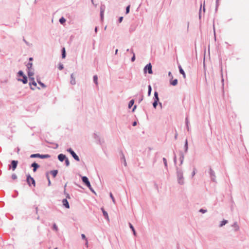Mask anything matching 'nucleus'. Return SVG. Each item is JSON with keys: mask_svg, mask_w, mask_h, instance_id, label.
I'll list each match as a JSON object with an SVG mask.
<instances>
[{"mask_svg": "<svg viewBox=\"0 0 249 249\" xmlns=\"http://www.w3.org/2000/svg\"><path fill=\"white\" fill-rule=\"evenodd\" d=\"M27 68L28 71L29 70H34V69L32 68L33 66V63L32 62H29L27 65Z\"/></svg>", "mask_w": 249, "mask_h": 249, "instance_id": "nucleus-24", "label": "nucleus"}, {"mask_svg": "<svg viewBox=\"0 0 249 249\" xmlns=\"http://www.w3.org/2000/svg\"><path fill=\"white\" fill-rule=\"evenodd\" d=\"M67 152H68L69 153H70L71 154V155L72 156V157L74 158V159L75 160H76L77 161H80V159H79V157L76 155V154L74 152V151L71 148L67 149Z\"/></svg>", "mask_w": 249, "mask_h": 249, "instance_id": "nucleus-3", "label": "nucleus"}, {"mask_svg": "<svg viewBox=\"0 0 249 249\" xmlns=\"http://www.w3.org/2000/svg\"><path fill=\"white\" fill-rule=\"evenodd\" d=\"M129 226L130 228L132 230L133 234L134 235H136V232L135 230V229H134L133 226L130 223H129Z\"/></svg>", "mask_w": 249, "mask_h": 249, "instance_id": "nucleus-26", "label": "nucleus"}, {"mask_svg": "<svg viewBox=\"0 0 249 249\" xmlns=\"http://www.w3.org/2000/svg\"><path fill=\"white\" fill-rule=\"evenodd\" d=\"M168 76L170 77V79H173V76L171 73V72L169 71L168 72Z\"/></svg>", "mask_w": 249, "mask_h": 249, "instance_id": "nucleus-54", "label": "nucleus"}, {"mask_svg": "<svg viewBox=\"0 0 249 249\" xmlns=\"http://www.w3.org/2000/svg\"><path fill=\"white\" fill-rule=\"evenodd\" d=\"M28 76L29 77H31V76H33L34 74V70H29L27 71Z\"/></svg>", "mask_w": 249, "mask_h": 249, "instance_id": "nucleus-22", "label": "nucleus"}, {"mask_svg": "<svg viewBox=\"0 0 249 249\" xmlns=\"http://www.w3.org/2000/svg\"><path fill=\"white\" fill-rule=\"evenodd\" d=\"M64 160H65L66 166H69L70 164L69 159L66 157V159Z\"/></svg>", "mask_w": 249, "mask_h": 249, "instance_id": "nucleus-38", "label": "nucleus"}, {"mask_svg": "<svg viewBox=\"0 0 249 249\" xmlns=\"http://www.w3.org/2000/svg\"><path fill=\"white\" fill-rule=\"evenodd\" d=\"M50 173L52 175L53 177L55 178L58 173V170H52L50 172Z\"/></svg>", "mask_w": 249, "mask_h": 249, "instance_id": "nucleus-25", "label": "nucleus"}, {"mask_svg": "<svg viewBox=\"0 0 249 249\" xmlns=\"http://www.w3.org/2000/svg\"><path fill=\"white\" fill-rule=\"evenodd\" d=\"M209 174H210V176L211 180L213 182H216V176L215 174V172L211 168H210Z\"/></svg>", "mask_w": 249, "mask_h": 249, "instance_id": "nucleus-5", "label": "nucleus"}, {"mask_svg": "<svg viewBox=\"0 0 249 249\" xmlns=\"http://www.w3.org/2000/svg\"><path fill=\"white\" fill-rule=\"evenodd\" d=\"M89 189L93 193H95L94 190L93 189L92 187H91V185L88 187Z\"/></svg>", "mask_w": 249, "mask_h": 249, "instance_id": "nucleus-56", "label": "nucleus"}, {"mask_svg": "<svg viewBox=\"0 0 249 249\" xmlns=\"http://www.w3.org/2000/svg\"><path fill=\"white\" fill-rule=\"evenodd\" d=\"M184 148L185 153H187L188 152V141H187V139L185 140Z\"/></svg>", "mask_w": 249, "mask_h": 249, "instance_id": "nucleus-23", "label": "nucleus"}, {"mask_svg": "<svg viewBox=\"0 0 249 249\" xmlns=\"http://www.w3.org/2000/svg\"><path fill=\"white\" fill-rule=\"evenodd\" d=\"M46 176H47V179L48 180V185L50 186L51 185V181H50L48 173H46Z\"/></svg>", "mask_w": 249, "mask_h": 249, "instance_id": "nucleus-48", "label": "nucleus"}, {"mask_svg": "<svg viewBox=\"0 0 249 249\" xmlns=\"http://www.w3.org/2000/svg\"><path fill=\"white\" fill-rule=\"evenodd\" d=\"M66 186H67V184H66L65 185V186H64V194L66 195V198L70 199V195L69 194H68V193H66V191H65Z\"/></svg>", "mask_w": 249, "mask_h": 249, "instance_id": "nucleus-34", "label": "nucleus"}, {"mask_svg": "<svg viewBox=\"0 0 249 249\" xmlns=\"http://www.w3.org/2000/svg\"><path fill=\"white\" fill-rule=\"evenodd\" d=\"M159 102H157L156 101H154L153 103V107L156 108L157 107V105H158Z\"/></svg>", "mask_w": 249, "mask_h": 249, "instance_id": "nucleus-46", "label": "nucleus"}, {"mask_svg": "<svg viewBox=\"0 0 249 249\" xmlns=\"http://www.w3.org/2000/svg\"><path fill=\"white\" fill-rule=\"evenodd\" d=\"M152 68V65L150 63L147 64L143 69L144 73H146L148 72L149 74H152L153 73Z\"/></svg>", "mask_w": 249, "mask_h": 249, "instance_id": "nucleus-2", "label": "nucleus"}, {"mask_svg": "<svg viewBox=\"0 0 249 249\" xmlns=\"http://www.w3.org/2000/svg\"><path fill=\"white\" fill-rule=\"evenodd\" d=\"M134 100H131L129 101L128 104V108H130L134 105Z\"/></svg>", "mask_w": 249, "mask_h": 249, "instance_id": "nucleus-32", "label": "nucleus"}, {"mask_svg": "<svg viewBox=\"0 0 249 249\" xmlns=\"http://www.w3.org/2000/svg\"><path fill=\"white\" fill-rule=\"evenodd\" d=\"M66 57V51L65 48H63L62 50V58H65Z\"/></svg>", "mask_w": 249, "mask_h": 249, "instance_id": "nucleus-33", "label": "nucleus"}, {"mask_svg": "<svg viewBox=\"0 0 249 249\" xmlns=\"http://www.w3.org/2000/svg\"><path fill=\"white\" fill-rule=\"evenodd\" d=\"M70 83L72 85H74L76 84V80L74 76L73 73H71V80H70Z\"/></svg>", "mask_w": 249, "mask_h": 249, "instance_id": "nucleus-9", "label": "nucleus"}, {"mask_svg": "<svg viewBox=\"0 0 249 249\" xmlns=\"http://www.w3.org/2000/svg\"><path fill=\"white\" fill-rule=\"evenodd\" d=\"M174 162L175 164H176L177 163V157H176V155L175 153V152H174Z\"/></svg>", "mask_w": 249, "mask_h": 249, "instance_id": "nucleus-53", "label": "nucleus"}, {"mask_svg": "<svg viewBox=\"0 0 249 249\" xmlns=\"http://www.w3.org/2000/svg\"><path fill=\"white\" fill-rule=\"evenodd\" d=\"M81 237L83 239H84L86 241V245H87L88 244V240H87L85 235L84 234H82Z\"/></svg>", "mask_w": 249, "mask_h": 249, "instance_id": "nucleus-40", "label": "nucleus"}, {"mask_svg": "<svg viewBox=\"0 0 249 249\" xmlns=\"http://www.w3.org/2000/svg\"><path fill=\"white\" fill-rule=\"evenodd\" d=\"M130 52H131V53H132L133 54V56L132 57L131 60L132 62H134L136 59L135 54L133 50H132V49L130 50Z\"/></svg>", "mask_w": 249, "mask_h": 249, "instance_id": "nucleus-31", "label": "nucleus"}, {"mask_svg": "<svg viewBox=\"0 0 249 249\" xmlns=\"http://www.w3.org/2000/svg\"><path fill=\"white\" fill-rule=\"evenodd\" d=\"M199 212H200V213H206L207 212V210H204V209H200L199 210Z\"/></svg>", "mask_w": 249, "mask_h": 249, "instance_id": "nucleus-52", "label": "nucleus"}, {"mask_svg": "<svg viewBox=\"0 0 249 249\" xmlns=\"http://www.w3.org/2000/svg\"><path fill=\"white\" fill-rule=\"evenodd\" d=\"M18 161L17 160H12L11 165L13 171H14L16 169L18 165Z\"/></svg>", "mask_w": 249, "mask_h": 249, "instance_id": "nucleus-6", "label": "nucleus"}, {"mask_svg": "<svg viewBox=\"0 0 249 249\" xmlns=\"http://www.w3.org/2000/svg\"><path fill=\"white\" fill-rule=\"evenodd\" d=\"M109 196H110V197H111L113 202L114 203H115V198H114V196H113V195L111 193H110Z\"/></svg>", "mask_w": 249, "mask_h": 249, "instance_id": "nucleus-45", "label": "nucleus"}, {"mask_svg": "<svg viewBox=\"0 0 249 249\" xmlns=\"http://www.w3.org/2000/svg\"><path fill=\"white\" fill-rule=\"evenodd\" d=\"M178 134L177 133V130H176V133H175V140H177V138H178Z\"/></svg>", "mask_w": 249, "mask_h": 249, "instance_id": "nucleus-60", "label": "nucleus"}, {"mask_svg": "<svg viewBox=\"0 0 249 249\" xmlns=\"http://www.w3.org/2000/svg\"><path fill=\"white\" fill-rule=\"evenodd\" d=\"M143 98V96L142 95H141V98L139 100V103H140L141 101H142Z\"/></svg>", "mask_w": 249, "mask_h": 249, "instance_id": "nucleus-59", "label": "nucleus"}, {"mask_svg": "<svg viewBox=\"0 0 249 249\" xmlns=\"http://www.w3.org/2000/svg\"><path fill=\"white\" fill-rule=\"evenodd\" d=\"M121 160L122 161V162L123 161L124 164V165L125 166H126V160H125V159L124 156V155L123 153H122V157H121Z\"/></svg>", "mask_w": 249, "mask_h": 249, "instance_id": "nucleus-27", "label": "nucleus"}, {"mask_svg": "<svg viewBox=\"0 0 249 249\" xmlns=\"http://www.w3.org/2000/svg\"><path fill=\"white\" fill-rule=\"evenodd\" d=\"M137 125V122H134L133 123H132V125L133 126H136Z\"/></svg>", "mask_w": 249, "mask_h": 249, "instance_id": "nucleus-64", "label": "nucleus"}, {"mask_svg": "<svg viewBox=\"0 0 249 249\" xmlns=\"http://www.w3.org/2000/svg\"><path fill=\"white\" fill-rule=\"evenodd\" d=\"M82 180L85 185L89 182L88 178L86 176H83L82 177Z\"/></svg>", "mask_w": 249, "mask_h": 249, "instance_id": "nucleus-20", "label": "nucleus"}, {"mask_svg": "<svg viewBox=\"0 0 249 249\" xmlns=\"http://www.w3.org/2000/svg\"><path fill=\"white\" fill-rule=\"evenodd\" d=\"M123 19V17H121L119 18V19H118V23H121L122 22V20Z\"/></svg>", "mask_w": 249, "mask_h": 249, "instance_id": "nucleus-57", "label": "nucleus"}, {"mask_svg": "<svg viewBox=\"0 0 249 249\" xmlns=\"http://www.w3.org/2000/svg\"><path fill=\"white\" fill-rule=\"evenodd\" d=\"M65 22H66V19H65L64 18H63V17H62V18H61L59 19V22H60L61 24H64Z\"/></svg>", "mask_w": 249, "mask_h": 249, "instance_id": "nucleus-35", "label": "nucleus"}, {"mask_svg": "<svg viewBox=\"0 0 249 249\" xmlns=\"http://www.w3.org/2000/svg\"><path fill=\"white\" fill-rule=\"evenodd\" d=\"M178 69H179V72L182 74L183 75V77H184V78H186V74H185V73L184 72V71H183V70L182 69V68H181V66H178Z\"/></svg>", "mask_w": 249, "mask_h": 249, "instance_id": "nucleus-18", "label": "nucleus"}, {"mask_svg": "<svg viewBox=\"0 0 249 249\" xmlns=\"http://www.w3.org/2000/svg\"><path fill=\"white\" fill-rule=\"evenodd\" d=\"M50 156L48 154H45V155H40L39 158L41 159H45V158H50Z\"/></svg>", "mask_w": 249, "mask_h": 249, "instance_id": "nucleus-30", "label": "nucleus"}, {"mask_svg": "<svg viewBox=\"0 0 249 249\" xmlns=\"http://www.w3.org/2000/svg\"><path fill=\"white\" fill-rule=\"evenodd\" d=\"M176 168L178 182L180 185H183L184 183V181L182 169L177 166H176Z\"/></svg>", "mask_w": 249, "mask_h": 249, "instance_id": "nucleus-1", "label": "nucleus"}, {"mask_svg": "<svg viewBox=\"0 0 249 249\" xmlns=\"http://www.w3.org/2000/svg\"><path fill=\"white\" fill-rule=\"evenodd\" d=\"M93 80L94 83L96 85H97V84H98V77H97V75H94L93 77Z\"/></svg>", "mask_w": 249, "mask_h": 249, "instance_id": "nucleus-29", "label": "nucleus"}, {"mask_svg": "<svg viewBox=\"0 0 249 249\" xmlns=\"http://www.w3.org/2000/svg\"><path fill=\"white\" fill-rule=\"evenodd\" d=\"M179 160H180V165H182L184 158V156L182 151H179Z\"/></svg>", "mask_w": 249, "mask_h": 249, "instance_id": "nucleus-8", "label": "nucleus"}, {"mask_svg": "<svg viewBox=\"0 0 249 249\" xmlns=\"http://www.w3.org/2000/svg\"><path fill=\"white\" fill-rule=\"evenodd\" d=\"M26 181L28 183V184L30 186L31 184H33L34 186H35L36 185V182L35 179L31 177V176L30 175H28L27 176V178Z\"/></svg>", "mask_w": 249, "mask_h": 249, "instance_id": "nucleus-4", "label": "nucleus"}, {"mask_svg": "<svg viewBox=\"0 0 249 249\" xmlns=\"http://www.w3.org/2000/svg\"><path fill=\"white\" fill-rule=\"evenodd\" d=\"M62 203H63V206L65 208H66L67 209L70 208V205H69V202L67 199H63L62 200Z\"/></svg>", "mask_w": 249, "mask_h": 249, "instance_id": "nucleus-13", "label": "nucleus"}, {"mask_svg": "<svg viewBox=\"0 0 249 249\" xmlns=\"http://www.w3.org/2000/svg\"><path fill=\"white\" fill-rule=\"evenodd\" d=\"M153 99L154 101L159 102V98L158 96V93L157 91H155Z\"/></svg>", "mask_w": 249, "mask_h": 249, "instance_id": "nucleus-16", "label": "nucleus"}, {"mask_svg": "<svg viewBox=\"0 0 249 249\" xmlns=\"http://www.w3.org/2000/svg\"><path fill=\"white\" fill-rule=\"evenodd\" d=\"M178 79H175L174 80L173 79H170V83L172 86H176L178 84Z\"/></svg>", "mask_w": 249, "mask_h": 249, "instance_id": "nucleus-17", "label": "nucleus"}, {"mask_svg": "<svg viewBox=\"0 0 249 249\" xmlns=\"http://www.w3.org/2000/svg\"><path fill=\"white\" fill-rule=\"evenodd\" d=\"M53 229L55 231H58V227L55 223H54L53 226Z\"/></svg>", "mask_w": 249, "mask_h": 249, "instance_id": "nucleus-41", "label": "nucleus"}, {"mask_svg": "<svg viewBox=\"0 0 249 249\" xmlns=\"http://www.w3.org/2000/svg\"><path fill=\"white\" fill-rule=\"evenodd\" d=\"M4 242L2 238H0V249L2 248Z\"/></svg>", "mask_w": 249, "mask_h": 249, "instance_id": "nucleus-43", "label": "nucleus"}, {"mask_svg": "<svg viewBox=\"0 0 249 249\" xmlns=\"http://www.w3.org/2000/svg\"><path fill=\"white\" fill-rule=\"evenodd\" d=\"M29 79L31 81H33V80H35V79L34 78L33 76H31V77H29Z\"/></svg>", "mask_w": 249, "mask_h": 249, "instance_id": "nucleus-62", "label": "nucleus"}, {"mask_svg": "<svg viewBox=\"0 0 249 249\" xmlns=\"http://www.w3.org/2000/svg\"><path fill=\"white\" fill-rule=\"evenodd\" d=\"M25 74H24L23 72L22 71H19L18 72V76H23Z\"/></svg>", "mask_w": 249, "mask_h": 249, "instance_id": "nucleus-39", "label": "nucleus"}, {"mask_svg": "<svg viewBox=\"0 0 249 249\" xmlns=\"http://www.w3.org/2000/svg\"><path fill=\"white\" fill-rule=\"evenodd\" d=\"M162 160H163V161L165 167L166 168H167V160H166V158H163Z\"/></svg>", "mask_w": 249, "mask_h": 249, "instance_id": "nucleus-42", "label": "nucleus"}, {"mask_svg": "<svg viewBox=\"0 0 249 249\" xmlns=\"http://www.w3.org/2000/svg\"><path fill=\"white\" fill-rule=\"evenodd\" d=\"M148 96H150L151 95V91H152V88L151 86L149 85L148 87Z\"/></svg>", "mask_w": 249, "mask_h": 249, "instance_id": "nucleus-37", "label": "nucleus"}, {"mask_svg": "<svg viewBox=\"0 0 249 249\" xmlns=\"http://www.w3.org/2000/svg\"><path fill=\"white\" fill-rule=\"evenodd\" d=\"M31 167L33 168V172H36L37 168L39 167V165L37 163L35 162L31 164Z\"/></svg>", "mask_w": 249, "mask_h": 249, "instance_id": "nucleus-11", "label": "nucleus"}, {"mask_svg": "<svg viewBox=\"0 0 249 249\" xmlns=\"http://www.w3.org/2000/svg\"><path fill=\"white\" fill-rule=\"evenodd\" d=\"M39 157H40V154H32L30 156V157L32 158H39Z\"/></svg>", "mask_w": 249, "mask_h": 249, "instance_id": "nucleus-36", "label": "nucleus"}, {"mask_svg": "<svg viewBox=\"0 0 249 249\" xmlns=\"http://www.w3.org/2000/svg\"><path fill=\"white\" fill-rule=\"evenodd\" d=\"M130 5H128V6H127L126 7V12H125L126 14L129 13V10H130Z\"/></svg>", "mask_w": 249, "mask_h": 249, "instance_id": "nucleus-49", "label": "nucleus"}, {"mask_svg": "<svg viewBox=\"0 0 249 249\" xmlns=\"http://www.w3.org/2000/svg\"><path fill=\"white\" fill-rule=\"evenodd\" d=\"M100 17L101 20H103L104 18V12H103V11H101L100 12Z\"/></svg>", "mask_w": 249, "mask_h": 249, "instance_id": "nucleus-55", "label": "nucleus"}, {"mask_svg": "<svg viewBox=\"0 0 249 249\" xmlns=\"http://www.w3.org/2000/svg\"><path fill=\"white\" fill-rule=\"evenodd\" d=\"M66 159V156L65 155L63 154H60L58 155V159L59 161L62 162L64 161V160Z\"/></svg>", "mask_w": 249, "mask_h": 249, "instance_id": "nucleus-10", "label": "nucleus"}, {"mask_svg": "<svg viewBox=\"0 0 249 249\" xmlns=\"http://www.w3.org/2000/svg\"><path fill=\"white\" fill-rule=\"evenodd\" d=\"M102 211L103 212V214L105 218L107 220L109 221V217L108 216L107 213L104 209V208H101Z\"/></svg>", "mask_w": 249, "mask_h": 249, "instance_id": "nucleus-14", "label": "nucleus"}, {"mask_svg": "<svg viewBox=\"0 0 249 249\" xmlns=\"http://www.w3.org/2000/svg\"><path fill=\"white\" fill-rule=\"evenodd\" d=\"M23 40L27 45L30 46L29 43L28 41H27L24 38H23Z\"/></svg>", "mask_w": 249, "mask_h": 249, "instance_id": "nucleus-58", "label": "nucleus"}, {"mask_svg": "<svg viewBox=\"0 0 249 249\" xmlns=\"http://www.w3.org/2000/svg\"><path fill=\"white\" fill-rule=\"evenodd\" d=\"M11 178L13 179H16L17 178V176L15 174H13L12 175Z\"/></svg>", "mask_w": 249, "mask_h": 249, "instance_id": "nucleus-51", "label": "nucleus"}, {"mask_svg": "<svg viewBox=\"0 0 249 249\" xmlns=\"http://www.w3.org/2000/svg\"><path fill=\"white\" fill-rule=\"evenodd\" d=\"M18 80L19 81H21L23 84H26L28 82V79L27 76L24 75L22 76V78H18Z\"/></svg>", "mask_w": 249, "mask_h": 249, "instance_id": "nucleus-12", "label": "nucleus"}, {"mask_svg": "<svg viewBox=\"0 0 249 249\" xmlns=\"http://www.w3.org/2000/svg\"><path fill=\"white\" fill-rule=\"evenodd\" d=\"M93 138L96 141L98 142L100 144H102V142H101V139H100V138L99 137V136L96 133H94L93 135Z\"/></svg>", "mask_w": 249, "mask_h": 249, "instance_id": "nucleus-7", "label": "nucleus"}, {"mask_svg": "<svg viewBox=\"0 0 249 249\" xmlns=\"http://www.w3.org/2000/svg\"><path fill=\"white\" fill-rule=\"evenodd\" d=\"M63 68H64L63 65L62 63H60L59 64V65H58V69H59V70H62L63 69Z\"/></svg>", "mask_w": 249, "mask_h": 249, "instance_id": "nucleus-44", "label": "nucleus"}, {"mask_svg": "<svg viewBox=\"0 0 249 249\" xmlns=\"http://www.w3.org/2000/svg\"><path fill=\"white\" fill-rule=\"evenodd\" d=\"M29 85L30 86V89L32 90H35V88H33L32 87V85L36 87L37 86L36 83L35 82V80H33V81H31L29 82Z\"/></svg>", "mask_w": 249, "mask_h": 249, "instance_id": "nucleus-19", "label": "nucleus"}, {"mask_svg": "<svg viewBox=\"0 0 249 249\" xmlns=\"http://www.w3.org/2000/svg\"><path fill=\"white\" fill-rule=\"evenodd\" d=\"M228 220H222L220 225H219V227H222V226H223L224 225H225V224H226L227 223H228Z\"/></svg>", "mask_w": 249, "mask_h": 249, "instance_id": "nucleus-28", "label": "nucleus"}, {"mask_svg": "<svg viewBox=\"0 0 249 249\" xmlns=\"http://www.w3.org/2000/svg\"><path fill=\"white\" fill-rule=\"evenodd\" d=\"M36 81L38 84L42 87V88H45L46 87V86L44 83L41 82L40 78L38 76L36 77Z\"/></svg>", "mask_w": 249, "mask_h": 249, "instance_id": "nucleus-15", "label": "nucleus"}, {"mask_svg": "<svg viewBox=\"0 0 249 249\" xmlns=\"http://www.w3.org/2000/svg\"><path fill=\"white\" fill-rule=\"evenodd\" d=\"M196 169L195 167H194V169H193V172L192 173V177H193L195 175V174H196Z\"/></svg>", "mask_w": 249, "mask_h": 249, "instance_id": "nucleus-50", "label": "nucleus"}, {"mask_svg": "<svg viewBox=\"0 0 249 249\" xmlns=\"http://www.w3.org/2000/svg\"><path fill=\"white\" fill-rule=\"evenodd\" d=\"M232 227L234 228V231H238L239 229V226L237 224V223L236 222H234L232 225Z\"/></svg>", "mask_w": 249, "mask_h": 249, "instance_id": "nucleus-21", "label": "nucleus"}, {"mask_svg": "<svg viewBox=\"0 0 249 249\" xmlns=\"http://www.w3.org/2000/svg\"><path fill=\"white\" fill-rule=\"evenodd\" d=\"M103 11V12H104V8H103L102 6L100 7V12Z\"/></svg>", "mask_w": 249, "mask_h": 249, "instance_id": "nucleus-63", "label": "nucleus"}, {"mask_svg": "<svg viewBox=\"0 0 249 249\" xmlns=\"http://www.w3.org/2000/svg\"><path fill=\"white\" fill-rule=\"evenodd\" d=\"M218 0H216V10H217V7L218 6Z\"/></svg>", "mask_w": 249, "mask_h": 249, "instance_id": "nucleus-61", "label": "nucleus"}, {"mask_svg": "<svg viewBox=\"0 0 249 249\" xmlns=\"http://www.w3.org/2000/svg\"><path fill=\"white\" fill-rule=\"evenodd\" d=\"M185 124L186 125H188V124H189V121L188 116H187L185 118Z\"/></svg>", "mask_w": 249, "mask_h": 249, "instance_id": "nucleus-47", "label": "nucleus"}]
</instances>
